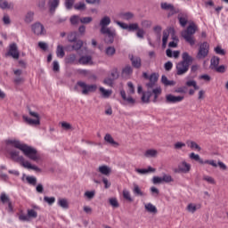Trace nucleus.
Instances as JSON below:
<instances>
[{"label": "nucleus", "instance_id": "obj_1", "mask_svg": "<svg viewBox=\"0 0 228 228\" xmlns=\"http://www.w3.org/2000/svg\"><path fill=\"white\" fill-rule=\"evenodd\" d=\"M6 145H12L15 149H19L23 152L24 156L31 159L32 161H38L40 158L37 153V150L26 143L20 142L19 140H7Z\"/></svg>", "mask_w": 228, "mask_h": 228}, {"label": "nucleus", "instance_id": "obj_2", "mask_svg": "<svg viewBox=\"0 0 228 228\" xmlns=\"http://www.w3.org/2000/svg\"><path fill=\"white\" fill-rule=\"evenodd\" d=\"M183 61L176 64L177 76H184L188 70H190V65L193 63V57L190 56L187 52L182 54Z\"/></svg>", "mask_w": 228, "mask_h": 228}, {"label": "nucleus", "instance_id": "obj_3", "mask_svg": "<svg viewBox=\"0 0 228 228\" xmlns=\"http://www.w3.org/2000/svg\"><path fill=\"white\" fill-rule=\"evenodd\" d=\"M74 90L75 92L81 90L82 95H88V94H94V92L97 91V85H88L85 81H77L74 86Z\"/></svg>", "mask_w": 228, "mask_h": 228}, {"label": "nucleus", "instance_id": "obj_4", "mask_svg": "<svg viewBox=\"0 0 228 228\" xmlns=\"http://www.w3.org/2000/svg\"><path fill=\"white\" fill-rule=\"evenodd\" d=\"M197 31V25L195 23H191L187 29L182 31V37L185 41L190 44V45H195V38H193V35H195Z\"/></svg>", "mask_w": 228, "mask_h": 228}, {"label": "nucleus", "instance_id": "obj_5", "mask_svg": "<svg viewBox=\"0 0 228 228\" xmlns=\"http://www.w3.org/2000/svg\"><path fill=\"white\" fill-rule=\"evenodd\" d=\"M6 151L11 156V159L12 161H15L16 163H20V165L22 167L24 163L26 162V159H24L23 156H20V151L12 149L9 146L6 147Z\"/></svg>", "mask_w": 228, "mask_h": 228}, {"label": "nucleus", "instance_id": "obj_6", "mask_svg": "<svg viewBox=\"0 0 228 228\" xmlns=\"http://www.w3.org/2000/svg\"><path fill=\"white\" fill-rule=\"evenodd\" d=\"M28 114L33 118H31L26 115H23L22 118H23L24 122H26V124H28V126H40V115H38V113H37L33 110H28Z\"/></svg>", "mask_w": 228, "mask_h": 228}, {"label": "nucleus", "instance_id": "obj_7", "mask_svg": "<svg viewBox=\"0 0 228 228\" xmlns=\"http://www.w3.org/2000/svg\"><path fill=\"white\" fill-rule=\"evenodd\" d=\"M209 54V44L208 42H203L200 45L198 53L196 58L198 60H204Z\"/></svg>", "mask_w": 228, "mask_h": 228}, {"label": "nucleus", "instance_id": "obj_8", "mask_svg": "<svg viewBox=\"0 0 228 228\" xmlns=\"http://www.w3.org/2000/svg\"><path fill=\"white\" fill-rule=\"evenodd\" d=\"M100 33H102V35H106L107 44H113V42H115V37H117V30H115V28H109L105 30H102Z\"/></svg>", "mask_w": 228, "mask_h": 228}, {"label": "nucleus", "instance_id": "obj_9", "mask_svg": "<svg viewBox=\"0 0 228 228\" xmlns=\"http://www.w3.org/2000/svg\"><path fill=\"white\" fill-rule=\"evenodd\" d=\"M115 23L121 28V29H126V31L133 32V31H138V28L140 26L138 23H125L118 20H116Z\"/></svg>", "mask_w": 228, "mask_h": 228}, {"label": "nucleus", "instance_id": "obj_10", "mask_svg": "<svg viewBox=\"0 0 228 228\" xmlns=\"http://www.w3.org/2000/svg\"><path fill=\"white\" fill-rule=\"evenodd\" d=\"M6 56H12L14 60H19L20 53H19L17 44L12 43L9 45V51L7 52Z\"/></svg>", "mask_w": 228, "mask_h": 228}, {"label": "nucleus", "instance_id": "obj_11", "mask_svg": "<svg viewBox=\"0 0 228 228\" xmlns=\"http://www.w3.org/2000/svg\"><path fill=\"white\" fill-rule=\"evenodd\" d=\"M183 101H184V96H175L171 94L166 95L167 104H177V102H183Z\"/></svg>", "mask_w": 228, "mask_h": 228}, {"label": "nucleus", "instance_id": "obj_12", "mask_svg": "<svg viewBox=\"0 0 228 228\" xmlns=\"http://www.w3.org/2000/svg\"><path fill=\"white\" fill-rule=\"evenodd\" d=\"M32 31L35 35H45V28L40 22H36L32 25Z\"/></svg>", "mask_w": 228, "mask_h": 228}, {"label": "nucleus", "instance_id": "obj_13", "mask_svg": "<svg viewBox=\"0 0 228 228\" xmlns=\"http://www.w3.org/2000/svg\"><path fill=\"white\" fill-rule=\"evenodd\" d=\"M191 170V165L188 164L186 160L182 161L178 165V172H182V174H188Z\"/></svg>", "mask_w": 228, "mask_h": 228}, {"label": "nucleus", "instance_id": "obj_14", "mask_svg": "<svg viewBox=\"0 0 228 228\" xmlns=\"http://www.w3.org/2000/svg\"><path fill=\"white\" fill-rule=\"evenodd\" d=\"M110 24H111V19L109 16H104L103 18L101 19L100 20V32L104 31L105 29H108Z\"/></svg>", "mask_w": 228, "mask_h": 228}, {"label": "nucleus", "instance_id": "obj_15", "mask_svg": "<svg viewBox=\"0 0 228 228\" xmlns=\"http://www.w3.org/2000/svg\"><path fill=\"white\" fill-rule=\"evenodd\" d=\"M77 63H79V65H94V61L91 55H82L78 59Z\"/></svg>", "mask_w": 228, "mask_h": 228}, {"label": "nucleus", "instance_id": "obj_16", "mask_svg": "<svg viewBox=\"0 0 228 228\" xmlns=\"http://www.w3.org/2000/svg\"><path fill=\"white\" fill-rule=\"evenodd\" d=\"M170 33H174V28H168L167 29L163 31L162 47H167V44L168 42V37H170Z\"/></svg>", "mask_w": 228, "mask_h": 228}, {"label": "nucleus", "instance_id": "obj_17", "mask_svg": "<svg viewBox=\"0 0 228 228\" xmlns=\"http://www.w3.org/2000/svg\"><path fill=\"white\" fill-rule=\"evenodd\" d=\"M118 18L122 20H126L127 22L134 20V13L131 12H120Z\"/></svg>", "mask_w": 228, "mask_h": 228}, {"label": "nucleus", "instance_id": "obj_18", "mask_svg": "<svg viewBox=\"0 0 228 228\" xmlns=\"http://www.w3.org/2000/svg\"><path fill=\"white\" fill-rule=\"evenodd\" d=\"M1 10H14L15 4L13 2H8L7 0H4L0 2Z\"/></svg>", "mask_w": 228, "mask_h": 228}, {"label": "nucleus", "instance_id": "obj_19", "mask_svg": "<svg viewBox=\"0 0 228 228\" xmlns=\"http://www.w3.org/2000/svg\"><path fill=\"white\" fill-rule=\"evenodd\" d=\"M22 167L23 168H27V170H35V172H42V169H40L38 167L35 165H31V162L28 160H25Z\"/></svg>", "mask_w": 228, "mask_h": 228}, {"label": "nucleus", "instance_id": "obj_20", "mask_svg": "<svg viewBox=\"0 0 228 228\" xmlns=\"http://www.w3.org/2000/svg\"><path fill=\"white\" fill-rule=\"evenodd\" d=\"M178 20L180 22V26H182V28H185L186 24H188V15L186 13H180L178 15Z\"/></svg>", "mask_w": 228, "mask_h": 228}, {"label": "nucleus", "instance_id": "obj_21", "mask_svg": "<svg viewBox=\"0 0 228 228\" xmlns=\"http://www.w3.org/2000/svg\"><path fill=\"white\" fill-rule=\"evenodd\" d=\"M98 172H100V174H102V175H110V174H111V167L106 165L100 166L98 168Z\"/></svg>", "mask_w": 228, "mask_h": 228}, {"label": "nucleus", "instance_id": "obj_22", "mask_svg": "<svg viewBox=\"0 0 228 228\" xmlns=\"http://www.w3.org/2000/svg\"><path fill=\"white\" fill-rule=\"evenodd\" d=\"M104 140L107 143H109V145H112V147H118V142H115L111 134H106Z\"/></svg>", "mask_w": 228, "mask_h": 228}, {"label": "nucleus", "instance_id": "obj_23", "mask_svg": "<svg viewBox=\"0 0 228 228\" xmlns=\"http://www.w3.org/2000/svg\"><path fill=\"white\" fill-rule=\"evenodd\" d=\"M65 62L68 63L69 65L78 63L77 57L76 56V54L71 53L65 58Z\"/></svg>", "mask_w": 228, "mask_h": 228}, {"label": "nucleus", "instance_id": "obj_24", "mask_svg": "<svg viewBox=\"0 0 228 228\" xmlns=\"http://www.w3.org/2000/svg\"><path fill=\"white\" fill-rule=\"evenodd\" d=\"M186 145L189 146L192 151H198V152L202 151V148H200L199 144L194 141H187Z\"/></svg>", "mask_w": 228, "mask_h": 228}, {"label": "nucleus", "instance_id": "obj_25", "mask_svg": "<svg viewBox=\"0 0 228 228\" xmlns=\"http://www.w3.org/2000/svg\"><path fill=\"white\" fill-rule=\"evenodd\" d=\"M161 83L165 86H175V81L168 80V77H167V76H165V75H162V77H161Z\"/></svg>", "mask_w": 228, "mask_h": 228}, {"label": "nucleus", "instance_id": "obj_26", "mask_svg": "<svg viewBox=\"0 0 228 228\" xmlns=\"http://www.w3.org/2000/svg\"><path fill=\"white\" fill-rule=\"evenodd\" d=\"M60 5V0H50L49 1V6H50V12L51 13H54L56 11V8Z\"/></svg>", "mask_w": 228, "mask_h": 228}, {"label": "nucleus", "instance_id": "obj_27", "mask_svg": "<svg viewBox=\"0 0 228 228\" xmlns=\"http://www.w3.org/2000/svg\"><path fill=\"white\" fill-rule=\"evenodd\" d=\"M131 61L134 69H140L142 67V59L140 57H132Z\"/></svg>", "mask_w": 228, "mask_h": 228}, {"label": "nucleus", "instance_id": "obj_28", "mask_svg": "<svg viewBox=\"0 0 228 228\" xmlns=\"http://www.w3.org/2000/svg\"><path fill=\"white\" fill-rule=\"evenodd\" d=\"M133 192L136 197H144L145 195V193L142 191V189H140V186H138L136 183H134Z\"/></svg>", "mask_w": 228, "mask_h": 228}, {"label": "nucleus", "instance_id": "obj_29", "mask_svg": "<svg viewBox=\"0 0 228 228\" xmlns=\"http://www.w3.org/2000/svg\"><path fill=\"white\" fill-rule=\"evenodd\" d=\"M120 95H121L123 101H126V102H128V104H134V99H133V97H131V96L127 97L126 95V91L121 90L120 91Z\"/></svg>", "mask_w": 228, "mask_h": 228}, {"label": "nucleus", "instance_id": "obj_30", "mask_svg": "<svg viewBox=\"0 0 228 228\" xmlns=\"http://www.w3.org/2000/svg\"><path fill=\"white\" fill-rule=\"evenodd\" d=\"M145 158H158V151L154 149L147 150L144 152Z\"/></svg>", "mask_w": 228, "mask_h": 228}, {"label": "nucleus", "instance_id": "obj_31", "mask_svg": "<svg viewBox=\"0 0 228 228\" xmlns=\"http://www.w3.org/2000/svg\"><path fill=\"white\" fill-rule=\"evenodd\" d=\"M144 209H146L148 213H158V208L152 203H146Z\"/></svg>", "mask_w": 228, "mask_h": 228}, {"label": "nucleus", "instance_id": "obj_32", "mask_svg": "<svg viewBox=\"0 0 228 228\" xmlns=\"http://www.w3.org/2000/svg\"><path fill=\"white\" fill-rule=\"evenodd\" d=\"M154 95L153 102H158V97L161 95V87H156L152 89L151 95Z\"/></svg>", "mask_w": 228, "mask_h": 228}, {"label": "nucleus", "instance_id": "obj_33", "mask_svg": "<svg viewBox=\"0 0 228 228\" xmlns=\"http://www.w3.org/2000/svg\"><path fill=\"white\" fill-rule=\"evenodd\" d=\"M100 92H101L102 97H103V99H109V97L113 94V91L107 90L104 87H100Z\"/></svg>", "mask_w": 228, "mask_h": 228}, {"label": "nucleus", "instance_id": "obj_34", "mask_svg": "<svg viewBox=\"0 0 228 228\" xmlns=\"http://www.w3.org/2000/svg\"><path fill=\"white\" fill-rule=\"evenodd\" d=\"M218 65H220V58L213 57L210 61V69H212V70H215V69H216Z\"/></svg>", "mask_w": 228, "mask_h": 228}, {"label": "nucleus", "instance_id": "obj_35", "mask_svg": "<svg viewBox=\"0 0 228 228\" xmlns=\"http://www.w3.org/2000/svg\"><path fill=\"white\" fill-rule=\"evenodd\" d=\"M115 53H117V49H115V46H108L105 48V54L106 56H109V58H111V56H115Z\"/></svg>", "mask_w": 228, "mask_h": 228}, {"label": "nucleus", "instance_id": "obj_36", "mask_svg": "<svg viewBox=\"0 0 228 228\" xmlns=\"http://www.w3.org/2000/svg\"><path fill=\"white\" fill-rule=\"evenodd\" d=\"M57 204L60 208H62V209H69V201L67 199H59Z\"/></svg>", "mask_w": 228, "mask_h": 228}, {"label": "nucleus", "instance_id": "obj_37", "mask_svg": "<svg viewBox=\"0 0 228 228\" xmlns=\"http://www.w3.org/2000/svg\"><path fill=\"white\" fill-rule=\"evenodd\" d=\"M135 172H137V174H141V175H145V174H149L150 172H156V169L149 167L148 169L136 168Z\"/></svg>", "mask_w": 228, "mask_h": 228}, {"label": "nucleus", "instance_id": "obj_38", "mask_svg": "<svg viewBox=\"0 0 228 228\" xmlns=\"http://www.w3.org/2000/svg\"><path fill=\"white\" fill-rule=\"evenodd\" d=\"M189 158L191 159H194V161H199L200 165H204V159H202L200 158V156L199 154H195L194 152H191L190 155H189Z\"/></svg>", "mask_w": 228, "mask_h": 228}, {"label": "nucleus", "instance_id": "obj_39", "mask_svg": "<svg viewBox=\"0 0 228 228\" xmlns=\"http://www.w3.org/2000/svg\"><path fill=\"white\" fill-rule=\"evenodd\" d=\"M68 42H70L71 44L76 42L77 40V32H70L67 36Z\"/></svg>", "mask_w": 228, "mask_h": 228}, {"label": "nucleus", "instance_id": "obj_40", "mask_svg": "<svg viewBox=\"0 0 228 228\" xmlns=\"http://www.w3.org/2000/svg\"><path fill=\"white\" fill-rule=\"evenodd\" d=\"M133 74V68L131 66H126L123 69L122 75L124 77H127Z\"/></svg>", "mask_w": 228, "mask_h": 228}, {"label": "nucleus", "instance_id": "obj_41", "mask_svg": "<svg viewBox=\"0 0 228 228\" xmlns=\"http://www.w3.org/2000/svg\"><path fill=\"white\" fill-rule=\"evenodd\" d=\"M198 209H200V205H195L193 203H190L187 206V210L189 211V213H195V211H197Z\"/></svg>", "mask_w": 228, "mask_h": 228}, {"label": "nucleus", "instance_id": "obj_42", "mask_svg": "<svg viewBox=\"0 0 228 228\" xmlns=\"http://www.w3.org/2000/svg\"><path fill=\"white\" fill-rule=\"evenodd\" d=\"M160 7L162 10H170V12H175V8L174 7V5L172 4L162 3L160 4Z\"/></svg>", "mask_w": 228, "mask_h": 228}, {"label": "nucleus", "instance_id": "obj_43", "mask_svg": "<svg viewBox=\"0 0 228 228\" xmlns=\"http://www.w3.org/2000/svg\"><path fill=\"white\" fill-rule=\"evenodd\" d=\"M151 97H152V92L148 91L143 93L142 96V102H149L151 101Z\"/></svg>", "mask_w": 228, "mask_h": 228}, {"label": "nucleus", "instance_id": "obj_44", "mask_svg": "<svg viewBox=\"0 0 228 228\" xmlns=\"http://www.w3.org/2000/svg\"><path fill=\"white\" fill-rule=\"evenodd\" d=\"M83 47V41L82 40H77L75 41V44L71 45V49L73 51H79Z\"/></svg>", "mask_w": 228, "mask_h": 228}, {"label": "nucleus", "instance_id": "obj_45", "mask_svg": "<svg viewBox=\"0 0 228 228\" xmlns=\"http://www.w3.org/2000/svg\"><path fill=\"white\" fill-rule=\"evenodd\" d=\"M26 181L30 186H37V178L35 176H26Z\"/></svg>", "mask_w": 228, "mask_h": 228}, {"label": "nucleus", "instance_id": "obj_46", "mask_svg": "<svg viewBox=\"0 0 228 228\" xmlns=\"http://www.w3.org/2000/svg\"><path fill=\"white\" fill-rule=\"evenodd\" d=\"M56 54L58 58H63L65 56V51L63 50V46L60 45L57 46Z\"/></svg>", "mask_w": 228, "mask_h": 228}, {"label": "nucleus", "instance_id": "obj_47", "mask_svg": "<svg viewBox=\"0 0 228 228\" xmlns=\"http://www.w3.org/2000/svg\"><path fill=\"white\" fill-rule=\"evenodd\" d=\"M33 17H35L34 12H28L25 16V22L29 24V22H33Z\"/></svg>", "mask_w": 228, "mask_h": 228}, {"label": "nucleus", "instance_id": "obj_48", "mask_svg": "<svg viewBox=\"0 0 228 228\" xmlns=\"http://www.w3.org/2000/svg\"><path fill=\"white\" fill-rule=\"evenodd\" d=\"M186 86H193L194 90H199L200 87L197 85L195 80H188L186 82Z\"/></svg>", "mask_w": 228, "mask_h": 228}, {"label": "nucleus", "instance_id": "obj_49", "mask_svg": "<svg viewBox=\"0 0 228 228\" xmlns=\"http://www.w3.org/2000/svg\"><path fill=\"white\" fill-rule=\"evenodd\" d=\"M123 197L126 199V200H128L129 202H133V198H131V192L127 190H123Z\"/></svg>", "mask_w": 228, "mask_h": 228}, {"label": "nucleus", "instance_id": "obj_50", "mask_svg": "<svg viewBox=\"0 0 228 228\" xmlns=\"http://www.w3.org/2000/svg\"><path fill=\"white\" fill-rule=\"evenodd\" d=\"M79 21H81V18L77 15H73L70 18V22L73 26H76V24H79Z\"/></svg>", "mask_w": 228, "mask_h": 228}, {"label": "nucleus", "instance_id": "obj_51", "mask_svg": "<svg viewBox=\"0 0 228 228\" xmlns=\"http://www.w3.org/2000/svg\"><path fill=\"white\" fill-rule=\"evenodd\" d=\"M74 3H76V0H65V7L67 10H72V6H74Z\"/></svg>", "mask_w": 228, "mask_h": 228}, {"label": "nucleus", "instance_id": "obj_52", "mask_svg": "<svg viewBox=\"0 0 228 228\" xmlns=\"http://www.w3.org/2000/svg\"><path fill=\"white\" fill-rule=\"evenodd\" d=\"M203 181H206L207 183H208V184H216V181L214 177H211L209 175H204L203 176Z\"/></svg>", "mask_w": 228, "mask_h": 228}, {"label": "nucleus", "instance_id": "obj_53", "mask_svg": "<svg viewBox=\"0 0 228 228\" xmlns=\"http://www.w3.org/2000/svg\"><path fill=\"white\" fill-rule=\"evenodd\" d=\"M44 200H45V202H47V204H49L50 206H53V204H54V202H56V198L45 196L44 198Z\"/></svg>", "mask_w": 228, "mask_h": 228}, {"label": "nucleus", "instance_id": "obj_54", "mask_svg": "<svg viewBox=\"0 0 228 228\" xmlns=\"http://www.w3.org/2000/svg\"><path fill=\"white\" fill-rule=\"evenodd\" d=\"M85 197L89 199V200H92L95 197V191H87L85 192Z\"/></svg>", "mask_w": 228, "mask_h": 228}, {"label": "nucleus", "instance_id": "obj_55", "mask_svg": "<svg viewBox=\"0 0 228 228\" xmlns=\"http://www.w3.org/2000/svg\"><path fill=\"white\" fill-rule=\"evenodd\" d=\"M137 38L143 39L145 37V30L143 28H138L136 32Z\"/></svg>", "mask_w": 228, "mask_h": 228}, {"label": "nucleus", "instance_id": "obj_56", "mask_svg": "<svg viewBox=\"0 0 228 228\" xmlns=\"http://www.w3.org/2000/svg\"><path fill=\"white\" fill-rule=\"evenodd\" d=\"M0 201L3 202V204H6V202H10V198H8L6 193L2 192L0 196Z\"/></svg>", "mask_w": 228, "mask_h": 228}, {"label": "nucleus", "instance_id": "obj_57", "mask_svg": "<svg viewBox=\"0 0 228 228\" xmlns=\"http://www.w3.org/2000/svg\"><path fill=\"white\" fill-rule=\"evenodd\" d=\"M172 182H174V179L172 178V175H164L162 176V183H172Z\"/></svg>", "mask_w": 228, "mask_h": 228}, {"label": "nucleus", "instance_id": "obj_58", "mask_svg": "<svg viewBox=\"0 0 228 228\" xmlns=\"http://www.w3.org/2000/svg\"><path fill=\"white\" fill-rule=\"evenodd\" d=\"M28 218H37V216H38V214L37 213V211H35V209H28Z\"/></svg>", "mask_w": 228, "mask_h": 228}, {"label": "nucleus", "instance_id": "obj_59", "mask_svg": "<svg viewBox=\"0 0 228 228\" xmlns=\"http://www.w3.org/2000/svg\"><path fill=\"white\" fill-rule=\"evenodd\" d=\"M109 202L112 208H118V200H117V198H110L109 200Z\"/></svg>", "mask_w": 228, "mask_h": 228}, {"label": "nucleus", "instance_id": "obj_60", "mask_svg": "<svg viewBox=\"0 0 228 228\" xmlns=\"http://www.w3.org/2000/svg\"><path fill=\"white\" fill-rule=\"evenodd\" d=\"M110 76L112 77V79H118V69L117 68L113 69L110 72Z\"/></svg>", "mask_w": 228, "mask_h": 228}, {"label": "nucleus", "instance_id": "obj_61", "mask_svg": "<svg viewBox=\"0 0 228 228\" xmlns=\"http://www.w3.org/2000/svg\"><path fill=\"white\" fill-rule=\"evenodd\" d=\"M141 26H142V28H151V26H152V21L149 20H143L141 22Z\"/></svg>", "mask_w": 228, "mask_h": 228}, {"label": "nucleus", "instance_id": "obj_62", "mask_svg": "<svg viewBox=\"0 0 228 228\" xmlns=\"http://www.w3.org/2000/svg\"><path fill=\"white\" fill-rule=\"evenodd\" d=\"M183 147H186V143L182 142H177L174 145V149H175L176 151H180V149H183Z\"/></svg>", "mask_w": 228, "mask_h": 228}, {"label": "nucleus", "instance_id": "obj_63", "mask_svg": "<svg viewBox=\"0 0 228 228\" xmlns=\"http://www.w3.org/2000/svg\"><path fill=\"white\" fill-rule=\"evenodd\" d=\"M75 10H85V8H86V4H85V3L80 2L78 4H76L74 5Z\"/></svg>", "mask_w": 228, "mask_h": 228}, {"label": "nucleus", "instance_id": "obj_64", "mask_svg": "<svg viewBox=\"0 0 228 228\" xmlns=\"http://www.w3.org/2000/svg\"><path fill=\"white\" fill-rule=\"evenodd\" d=\"M127 86H128V94L130 95H133V94H134V86L133 85V82H128Z\"/></svg>", "mask_w": 228, "mask_h": 228}]
</instances>
